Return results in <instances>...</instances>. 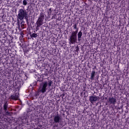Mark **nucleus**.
Here are the masks:
<instances>
[{
  "mask_svg": "<svg viewBox=\"0 0 129 129\" xmlns=\"http://www.w3.org/2000/svg\"><path fill=\"white\" fill-rule=\"evenodd\" d=\"M53 122L51 123L50 125H53L52 128L53 129H55V127H58V124H57V123H60V122H61L62 120V116L59 115V114H57V115L53 116Z\"/></svg>",
  "mask_w": 129,
  "mask_h": 129,
  "instance_id": "f03ea898",
  "label": "nucleus"
},
{
  "mask_svg": "<svg viewBox=\"0 0 129 129\" xmlns=\"http://www.w3.org/2000/svg\"><path fill=\"white\" fill-rule=\"evenodd\" d=\"M39 93H37L35 94V96H39Z\"/></svg>",
  "mask_w": 129,
  "mask_h": 129,
  "instance_id": "412c9836",
  "label": "nucleus"
},
{
  "mask_svg": "<svg viewBox=\"0 0 129 129\" xmlns=\"http://www.w3.org/2000/svg\"><path fill=\"white\" fill-rule=\"evenodd\" d=\"M45 17V13L41 12L40 15L36 22V25L38 27H41L44 24V18Z\"/></svg>",
  "mask_w": 129,
  "mask_h": 129,
  "instance_id": "20e7f679",
  "label": "nucleus"
},
{
  "mask_svg": "<svg viewBox=\"0 0 129 129\" xmlns=\"http://www.w3.org/2000/svg\"><path fill=\"white\" fill-rule=\"evenodd\" d=\"M97 100H99V97L98 96H89V101L91 102V103H93V102H95V101H97Z\"/></svg>",
  "mask_w": 129,
  "mask_h": 129,
  "instance_id": "6e6552de",
  "label": "nucleus"
},
{
  "mask_svg": "<svg viewBox=\"0 0 129 129\" xmlns=\"http://www.w3.org/2000/svg\"><path fill=\"white\" fill-rule=\"evenodd\" d=\"M37 81H39V82H42V81H43V78H41L40 79H38Z\"/></svg>",
  "mask_w": 129,
  "mask_h": 129,
  "instance_id": "f3484780",
  "label": "nucleus"
},
{
  "mask_svg": "<svg viewBox=\"0 0 129 129\" xmlns=\"http://www.w3.org/2000/svg\"><path fill=\"white\" fill-rule=\"evenodd\" d=\"M28 1L27 0H23V6H27V4H28Z\"/></svg>",
  "mask_w": 129,
  "mask_h": 129,
  "instance_id": "4468645a",
  "label": "nucleus"
},
{
  "mask_svg": "<svg viewBox=\"0 0 129 129\" xmlns=\"http://www.w3.org/2000/svg\"><path fill=\"white\" fill-rule=\"evenodd\" d=\"M116 98L113 97H110L108 99V103L112 104V105H115L116 104Z\"/></svg>",
  "mask_w": 129,
  "mask_h": 129,
  "instance_id": "423d86ee",
  "label": "nucleus"
},
{
  "mask_svg": "<svg viewBox=\"0 0 129 129\" xmlns=\"http://www.w3.org/2000/svg\"><path fill=\"white\" fill-rule=\"evenodd\" d=\"M31 38H37V35L36 33H32L31 35H30Z\"/></svg>",
  "mask_w": 129,
  "mask_h": 129,
  "instance_id": "f8f14e48",
  "label": "nucleus"
},
{
  "mask_svg": "<svg viewBox=\"0 0 129 129\" xmlns=\"http://www.w3.org/2000/svg\"><path fill=\"white\" fill-rule=\"evenodd\" d=\"M48 86V83L47 82H42L39 87L38 91L41 93H45L47 91V87Z\"/></svg>",
  "mask_w": 129,
  "mask_h": 129,
  "instance_id": "39448f33",
  "label": "nucleus"
},
{
  "mask_svg": "<svg viewBox=\"0 0 129 129\" xmlns=\"http://www.w3.org/2000/svg\"><path fill=\"white\" fill-rule=\"evenodd\" d=\"M30 121H33V118H31V119L30 120Z\"/></svg>",
  "mask_w": 129,
  "mask_h": 129,
  "instance_id": "5701e85b",
  "label": "nucleus"
},
{
  "mask_svg": "<svg viewBox=\"0 0 129 129\" xmlns=\"http://www.w3.org/2000/svg\"><path fill=\"white\" fill-rule=\"evenodd\" d=\"M24 18H25V19L28 18V14H27V12H26L25 10L21 9L18 11L17 16L18 21H19V20L22 21V20H24Z\"/></svg>",
  "mask_w": 129,
  "mask_h": 129,
  "instance_id": "7ed1b4c3",
  "label": "nucleus"
},
{
  "mask_svg": "<svg viewBox=\"0 0 129 129\" xmlns=\"http://www.w3.org/2000/svg\"><path fill=\"white\" fill-rule=\"evenodd\" d=\"M77 36H78V40L79 42H80V41H81V37H82V30L80 31L78 33V34L75 32L71 33V34L69 39V45H75L76 43H77Z\"/></svg>",
  "mask_w": 129,
  "mask_h": 129,
  "instance_id": "f257e3e1",
  "label": "nucleus"
},
{
  "mask_svg": "<svg viewBox=\"0 0 129 129\" xmlns=\"http://www.w3.org/2000/svg\"><path fill=\"white\" fill-rule=\"evenodd\" d=\"M27 125H30V123H29V122H27Z\"/></svg>",
  "mask_w": 129,
  "mask_h": 129,
  "instance_id": "4be33fe9",
  "label": "nucleus"
},
{
  "mask_svg": "<svg viewBox=\"0 0 129 129\" xmlns=\"http://www.w3.org/2000/svg\"><path fill=\"white\" fill-rule=\"evenodd\" d=\"M78 51H79V47H78V46H77L76 48V52H78Z\"/></svg>",
  "mask_w": 129,
  "mask_h": 129,
  "instance_id": "6ab92c4d",
  "label": "nucleus"
},
{
  "mask_svg": "<svg viewBox=\"0 0 129 129\" xmlns=\"http://www.w3.org/2000/svg\"><path fill=\"white\" fill-rule=\"evenodd\" d=\"M78 24L75 23L73 26V28H74V30H76V31H73L72 33H76L77 34H78V30H79V28L77 27Z\"/></svg>",
  "mask_w": 129,
  "mask_h": 129,
  "instance_id": "1a4fd4ad",
  "label": "nucleus"
},
{
  "mask_svg": "<svg viewBox=\"0 0 129 129\" xmlns=\"http://www.w3.org/2000/svg\"><path fill=\"white\" fill-rule=\"evenodd\" d=\"M48 87H51V85H52V81H48Z\"/></svg>",
  "mask_w": 129,
  "mask_h": 129,
  "instance_id": "2eb2a0df",
  "label": "nucleus"
},
{
  "mask_svg": "<svg viewBox=\"0 0 129 129\" xmlns=\"http://www.w3.org/2000/svg\"><path fill=\"white\" fill-rule=\"evenodd\" d=\"M6 114H7V115H10V112L8 111H6Z\"/></svg>",
  "mask_w": 129,
  "mask_h": 129,
  "instance_id": "aec40b11",
  "label": "nucleus"
},
{
  "mask_svg": "<svg viewBox=\"0 0 129 129\" xmlns=\"http://www.w3.org/2000/svg\"><path fill=\"white\" fill-rule=\"evenodd\" d=\"M20 97V94L18 92H14L13 95H11L9 97V99L12 100H18Z\"/></svg>",
  "mask_w": 129,
  "mask_h": 129,
  "instance_id": "0eeeda50",
  "label": "nucleus"
},
{
  "mask_svg": "<svg viewBox=\"0 0 129 129\" xmlns=\"http://www.w3.org/2000/svg\"><path fill=\"white\" fill-rule=\"evenodd\" d=\"M12 83V82H13V84H12V85L10 86V89H12V88H15V84H14V82H13V81H11L10 82V83Z\"/></svg>",
  "mask_w": 129,
  "mask_h": 129,
  "instance_id": "ddd939ff",
  "label": "nucleus"
},
{
  "mask_svg": "<svg viewBox=\"0 0 129 129\" xmlns=\"http://www.w3.org/2000/svg\"><path fill=\"white\" fill-rule=\"evenodd\" d=\"M41 26H38V25H36V31H38L39 30V28H40Z\"/></svg>",
  "mask_w": 129,
  "mask_h": 129,
  "instance_id": "a211bd4d",
  "label": "nucleus"
},
{
  "mask_svg": "<svg viewBox=\"0 0 129 129\" xmlns=\"http://www.w3.org/2000/svg\"><path fill=\"white\" fill-rule=\"evenodd\" d=\"M51 13H52V8H49V11L48 12V15H51Z\"/></svg>",
  "mask_w": 129,
  "mask_h": 129,
  "instance_id": "dca6fc26",
  "label": "nucleus"
},
{
  "mask_svg": "<svg viewBox=\"0 0 129 129\" xmlns=\"http://www.w3.org/2000/svg\"><path fill=\"white\" fill-rule=\"evenodd\" d=\"M8 106H9V103H8V101L5 102L3 105V107L5 111H8Z\"/></svg>",
  "mask_w": 129,
  "mask_h": 129,
  "instance_id": "9d476101",
  "label": "nucleus"
},
{
  "mask_svg": "<svg viewBox=\"0 0 129 129\" xmlns=\"http://www.w3.org/2000/svg\"><path fill=\"white\" fill-rule=\"evenodd\" d=\"M95 71H93L91 73L90 79L91 80H94V77L96 76Z\"/></svg>",
  "mask_w": 129,
  "mask_h": 129,
  "instance_id": "9b49d317",
  "label": "nucleus"
}]
</instances>
